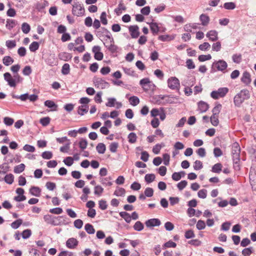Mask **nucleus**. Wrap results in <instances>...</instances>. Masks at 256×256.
Instances as JSON below:
<instances>
[{
    "instance_id": "nucleus-48",
    "label": "nucleus",
    "mask_w": 256,
    "mask_h": 256,
    "mask_svg": "<svg viewBox=\"0 0 256 256\" xmlns=\"http://www.w3.org/2000/svg\"><path fill=\"white\" fill-rule=\"evenodd\" d=\"M236 6V4L233 2H226L224 4V8L228 10H234Z\"/></svg>"
},
{
    "instance_id": "nucleus-17",
    "label": "nucleus",
    "mask_w": 256,
    "mask_h": 256,
    "mask_svg": "<svg viewBox=\"0 0 256 256\" xmlns=\"http://www.w3.org/2000/svg\"><path fill=\"white\" fill-rule=\"evenodd\" d=\"M206 36L212 42H215L218 40V33L216 30H211L208 32Z\"/></svg>"
},
{
    "instance_id": "nucleus-63",
    "label": "nucleus",
    "mask_w": 256,
    "mask_h": 256,
    "mask_svg": "<svg viewBox=\"0 0 256 256\" xmlns=\"http://www.w3.org/2000/svg\"><path fill=\"white\" fill-rule=\"evenodd\" d=\"M42 156L44 159L49 160L52 156V154L50 151H46L42 153Z\"/></svg>"
},
{
    "instance_id": "nucleus-8",
    "label": "nucleus",
    "mask_w": 256,
    "mask_h": 256,
    "mask_svg": "<svg viewBox=\"0 0 256 256\" xmlns=\"http://www.w3.org/2000/svg\"><path fill=\"white\" fill-rule=\"evenodd\" d=\"M140 84L146 92H148L152 88V82L150 81L148 78H144L141 80L140 82Z\"/></svg>"
},
{
    "instance_id": "nucleus-9",
    "label": "nucleus",
    "mask_w": 256,
    "mask_h": 256,
    "mask_svg": "<svg viewBox=\"0 0 256 256\" xmlns=\"http://www.w3.org/2000/svg\"><path fill=\"white\" fill-rule=\"evenodd\" d=\"M212 66L216 67L218 70L223 72L228 67L226 62L224 60H218L213 63Z\"/></svg>"
},
{
    "instance_id": "nucleus-18",
    "label": "nucleus",
    "mask_w": 256,
    "mask_h": 256,
    "mask_svg": "<svg viewBox=\"0 0 256 256\" xmlns=\"http://www.w3.org/2000/svg\"><path fill=\"white\" fill-rule=\"evenodd\" d=\"M182 84L184 86V93L186 96H190L192 93V91L190 87L193 86L194 85V80L192 81L191 84H188V82L186 81H183L182 82Z\"/></svg>"
},
{
    "instance_id": "nucleus-57",
    "label": "nucleus",
    "mask_w": 256,
    "mask_h": 256,
    "mask_svg": "<svg viewBox=\"0 0 256 256\" xmlns=\"http://www.w3.org/2000/svg\"><path fill=\"white\" fill-rule=\"evenodd\" d=\"M233 62L236 64H240L242 61V55L240 54H234L232 56Z\"/></svg>"
},
{
    "instance_id": "nucleus-16",
    "label": "nucleus",
    "mask_w": 256,
    "mask_h": 256,
    "mask_svg": "<svg viewBox=\"0 0 256 256\" xmlns=\"http://www.w3.org/2000/svg\"><path fill=\"white\" fill-rule=\"evenodd\" d=\"M4 80L8 82V84L10 87H15L16 86V84L14 83V78L10 73L8 72L4 73Z\"/></svg>"
},
{
    "instance_id": "nucleus-27",
    "label": "nucleus",
    "mask_w": 256,
    "mask_h": 256,
    "mask_svg": "<svg viewBox=\"0 0 256 256\" xmlns=\"http://www.w3.org/2000/svg\"><path fill=\"white\" fill-rule=\"evenodd\" d=\"M126 194V190L122 188L116 187L114 192V195L116 196H124Z\"/></svg>"
},
{
    "instance_id": "nucleus-59",
    "label": "nucleus",
    "mask_w": 256,
    "mask_h": 256,
    "mask_svg": "<svg viewBox=\"0 0 256 256\" xmlns=\"http://www.w3.org/2000/svg\"><path fill=\"white\" fill-rule=\"evenodd\" d=\"M198 196L200 198H205L207 196V190L202 189L200 190L198 192Z\"/></svg>"
},
{
    "instance_id": "nucleus-1",
    "label": "nucleus",
    "mask_w": 256,
    "mask_h": 256,
    "mask_svg": "<svg viewBox=\"0 0 256 256\" xmlns=\"http://www.w3.org/2000/svg\"><path fill=\"white\" fill-rule=\"evenodd\" d=\"M250 98V94L248 90H242L239 93L237 94L234 97V102L236 106L240 107L242 104L246 100Z\"/></svg>"
},
{
    "instance_id": "nucleus-4",
    "label": "nucleus",
    "mask_w": 256,
    "mask_h": 256,
    "mask_svg": "<svg viewBox=\"0 0 256 256\" xmlns=\"http://www.w3.org/2000/svg\"><path fill=\"white\" fill-rule=\"evenodd\" d=\"M228 89L227 88H220L217 90H214L210 93V96L214 100H217L220 98L224 97L228 92Z\"/></svg>"
},
{
    "instance_id": "nucleus-2",
    "label": "nucleus",
    "mask_w": 256,
    "mask_h": 256,
    "mask_svg": "<svg viewBox=\"0 0 256 256\" xmlns=\"http://www.w3.org/2000/svg\"><path fill=\"white\" fill-rule=\"evenodd\" d=\"M102 30L103 31V33L105 34V36L110 40V44H105V46L107 48L112 52L114 53L116 52L118 47L116 46L114 44V40L110 32L106 28H102Z\"/></svg>"
},
{
    "instance_id": "nucleus-44",
    "label": "nucleus",
    "mask_w": 256,
    "mask_h": 256,
    "mask_svg": "<svg viewBox=\"0 0 256 256\" xmlns=\"http://www.w3.org/2000/svg\"><path fill=\"white\" fill-rule=\"evenodd\" d=\"M22 220L20 218H19L14 222H12L11 224V227L14 229H17L22 224Z\"/></svg>"
},
{
    "instance_id": "nucleus-49",
    "label": "nucleus",
    "mask_w": 256,
    "mask_h": 256,
    "mask_svg": "<svg viewBox=\"0 0 256 256\" xmlns=\"http://www.w3.org/2000/svg\"><path fill=\"white\" fill-rule=\"evenodd\" d=\"M156 176L154 174H146L144 176V179L147 183H150L154 180Z\"/></svg>"
},
{
    "instance_id": "nucleus-50",
    "label": "nucleus",
    "mask_w": 256,
    "mask_h": 256,
    "mask_svg": "<svg viewBox=\"0 0 256 256\" xmlns=\"http://www.w3.org/2000/svg\"><path fill=\"white\" fill-rule=\"evenodd\" d=\"M30 30V26L26 22H24L22 25V30L24 34H28Z\"/></svg>"
},
{
    "instance_id": "nucleus-51",
    "label": "nucleus",
    "mask_w": 256,
    "mask_h": 256,
    "mask_svg": "<svg viewBox=\"0 0 256 256\" xmlns=\"http://www.w3.org/2000/svg\"><path fill=\"white\" fill-rule=\"evenodd\" d=\"M78 146L82 150H84L88 146L86 140L84 138L80 139L78 142Z\"/></svg>"
},
{
    "instance_id": "nucleus-38",
    "label": "nucleus",
    "mask_w": 256,
    "mask_h": 256,
    "mask_svg": "<svg viewBox=\"0 0 256 256\" xmlns=\"http://www.w3.org/2000/svg\"><path fill=\"white\" fill-rule=\"evenodd\" d=\"M25 168V165L24 164H21L14 167V172L16 174H20L22 172Z\"/></svg>"
},
{
    "instance_id": "nucleus-58",
    "label": "nucleus",
    "mask_w": 256,
    "mask_h": 256,
    "mask_svg": "<svg viewBox=\"0 0 256 256\" xmlns=\"http://www.w3.org/2000/svg\"><path fill=\"white\" fill-rule=\"evenodd\" d=\"M31 234H32V232L29 229H26V230H24L22 234V238L24 239L28 238H30V236Z\"/></svg>"
},
{
    "instance_id": "nucleus-60",
    "label": "nucleus",
    "mask_w": 256,
    "mask_h": 256,
    "mask_svg": "<svg viewBox=\"0 0 256 256\" xmlns=\"http://www.w3.org/2000/svg\"><path fill=\"white\" fill-rule=\"evenodd\" d=\"M176 246V242H172V240H169L164 244L163 245V248H175Z\"/></svg>"
},
{
    "instance_id": "nucleus-20",
    "label": "nucleus",
    "mask_w": 256,
    "mask_h": 256,
    "mask_svg": "<svg viewBox=\"0 0 256 256\" xmlns=\"http://www.w3.org/2000/svg\"><path fill=\"white\" fill-rule=\"evenodd\" d=\"M200 20L202 26H206L210 22V18L207 14H202L200 16Z\"/></svg>"
},
{
    "instance_id": "nucleus-53",
    "label": "nucleus",
    "mask_w": 256,
    "mask_h": 256,
    "mask_svg": "<svg viewBox=\"0 0 256 256\" xmlns=\"http://www.w3.org/2000/svg\"><path fill=\"white\" fill-rule=\"evenodd\" d=\"M6 45L8 48L12 49L16 46V42L14 40H8L6 42Z\"/></svg>"
},
{
    "instance_id": "nucleus-56",
    "label": "nucleus",
    "mask_w": 256,
    "mask_h": 256,
    "mask_svg": "<svg viewBox=\"0 0 256 256\" xmlns=\"http://www.w3.org/2000/svg\"><path fill=\"white\" fill-rule=\"evenodd\" d=\"M58 56L60 60L64 61H67L71 58L70 54L66 52H62L59 54Z\"/></svg>"
},
{
    "instance_id": "nucleus-11",
    "label": "nucleus",
    "mask_w": 256,
    "mask_h": 256,
    "mask_svg": "<svg viewBox=\"0 0 256 256\" xmlns=\"http://www.w3.org/2000/svg\"><path fill=\"white\" fill-rule=\"evenodd\" d=\"M92 52L94 53V58L98 60H100L103 58L104 54L100 52V48L98 46H95L92 48Z\"/></svg>"
},
{
    "instance_id": "nucleus-14",
    "label": "nucleus",
    "mask_w": 256,
    "mask_h": 256,
    "mask_svg": "<svg viewBox=\"0 0 256 256\" xmlns=\"http://www.w3.org/2000/svg\"><path fill=\"white\" fill-rule=\"evenodd\" d=\"M145 224L148 228L156 226L160 224V221L158 218H151L146 220Z\"/></svg>"
},
{
    "instance_id": "nucleus-55",
    "label": "nucleus",
    "mask_w": 256,
    "mask_h": 256,
    "mask_svg": "<svg viewBox=\"0 0 256 256\" xmlns=\"http://www.w3.org/2000/svg\"><path fill=\"white\" fill-rule=\"evenodd\" d=\"M70 65L68 64H64L62 69V73L66 75L70 73Z\"/></svg>"
},
{
    "instance_id": "nucleus-62",
    "label": "nucleus",
    "mask_w": 256,
    "mask_h": 256,
    "mask_svg": "<svg viewBox=\"0 0 256 256\" xmlns=\"http://www.w3.org/2000/svg\"><path fill=\"white\" fill-rule=\"evenodd\" d=\"M32 72L31 67L29 66H26L23 70H22V74L24 76H30Z\"/></svg>"
},
{
    "instance_id": "nucleus-22",
    "label": "nucleus",
    "mask_w": 256,
    "mask_h": 256,
    "mask_svg": "<svg viewBox=\"0 0 256 256\" xmlns=\"http://www.w3.org/2000/svg\"><path fill=\"white\" fill-rule=\"evenodd\" d=\"M198 108L200 112H204L208 109V105L207 103L200 101L198 103Z\"/></svg>"
},
{
    "instance_id": "nucleus-46",
    "label": "nucleus",
    "mask_w": 256,
    "mask_h": 256,
    "mask_svg": "<svg viewBox=\"0 0 256 256\" xmlns=\"http://www.w3.org/2000/svg\"><path fill=\"white\" fill-rule=\"evenodd\" d=\"M144 228V224L140 221H137L134 226V230L138 232L142 230Z\"/></svg>"
},
{
    "instance_id": "nucleus-5",
    "label": "nucleus",
    "mask_w": 256,
    "mask_h": 256,
    "mask_svg": "<svg viewBox=\"0 0 256 256\" xmlns=\"http://www.w3.org/2000/svg\"><path fill=\"white\" fill-rule=\"evenodd\" d=\"M168 86L172 90H179L180 88V81L176 77H170L168 80Z\"/></svg>"
},
{
    "instance_id": "nucleus-15",
    "label": "nucleus",
    "mask_w": 256,
    "mask_h": 256,
    "mask_svg": "<svg viewBox=\"0 0 256 256\" xmlns=\"http://www.w3.org/2000/svg\"><path fill=\"white\" fill-rule=\"evenodd\" d=\"M78 242L76 239L72 238H68L66 242V246L70 249L75 248L78 245Z\"/></svg>"
},
{
    "instance_id": "nucleus-43",
    "label": "nucleus",
    "mask_w": 256,
    "mask_h": 256,
    "mask_svg": "<svg viewBox=\"0 0 256 256\" xmlns=\"http://www.w3.org/2000/svg\"><path fill=\"white\" fill-rule=\"evenodd\" d=\"M50 118H49L48 116H46L40 118V122L42 126H46L50 124Z\"/></svg>"
},
{
    "instance_id": "nucleus-45",
    "label": "nucleus",
    "mask_w": 256,
    "mask_h": 256,
    "mask_svg": "<svg viewBox=\"0 0 256 256\" xmlns=\"http://www.w3.org/2000/svg\"><path fill=\"white\" fill-rule=\"evenodd\" d=\"M40 44L37 42H32L29 46L30 50L32 52H34L39 48Z\"/></svg>"
},
{
    "instance_id": "nucleus-35",
    "label": "nucleus",
    "mask_w": 256,
    "mask_h": 256,
    "mask_svg": "<svg viewBox=\"0 0 256 256\" xmlns=\"http://www.w3.org/2000/svg\"><path fill=\"white\" fill-rule=\"evenodd\" d=\"M4 180L8 184H11L14 182V176L11 174H6L4 178Z\"/></svg>"
},
{
    "instance_id": "nucleus-34",
    "label": "nucleus",
    "mask_w": 256,
    "mask_h": 256,
    "mask_svg": "<svg viewBox=\"0 0 256 256\" xmlns=\"http://www.w3.org/2000/svg\"><path fill=\"white\" fill-rule=\"evenodd\" d=\"M126 7L122 3H120L118 5V7L114 10V12L118 16H120L122 14V10H125Z\"/></svg>"
},
{
    "instance_id": "nucleus-10",
    "label": "nucleus",
    "mask_w": 256,
    "mask_h": 256,
    "mask_svg": "<svg viewBox=\"0 0 256 256\" xmlns=\"http://www.w3.org/2000/svg\"><path fill=\"white\" fill-rule=\"evenodd\" d=\"M130 34L133 38H136L140 36L139 27L137 25L130 26L128 27Z\"/></svg>"
},
{
    "instance_id": "nucleus-41",
    "label": "nucleus",
    "mask_w": 256,
    "mask_h": 256,
    "mask_svg": "<svg viewBox=\"0 0 256 256\" xmlns=\"http://www.w3.org/2000/svg\"><path fill=\"white\" fill-rule=\"evenodd\" d=\"M128 140L130 143L134 144L135 143L136 141L137 136L136 134L134 132H130L128 136Z\"/></svg>"
},
{
    "instance_id": "nucleus-31",
    "label": "nucleus",
    "mask_w": 256,
    "mask_h": 256,
    "mask_svg": "<svg viewBox=\"0 0 256 256\" xmlns=\"http://www.w3.org/2000/svg\"><path fill=\"white\" fill-rule=\"evenodd\" d=\"M222 106L221 104L219 103H216V104L215 106L213 108L212 110V114L214 116H218L220 110L222 109Z\"/></svg>"
},
{
    "instance_id": "nucleus-54",
    "label": "nucleus",
    "mask_w": 256,
    "mask_h": 256,
    "mask_svg": "<svg viewBox=\"0 0 256 256\" xmlns=\"http://www.w3.org/2000/svg\"><path fill=\"white\" fill-rule=\"evenodd\" d=\"M206 226V223L202 220H198L196 224V227L198 230H202L204 229Z\"/></svg>"
},
{
    "instance_id": "nucleus-29",
    "label": "nucleus",
    "mask_w": 256,
    "mask_h": 256,
    "mask_svg": "<svg viewBox=\"0 0 256 256\" xmlns=\"http://www.w3.org/2000/svg\"><path fill=\"white\" fill-rule=\"evenodd\" d=\"M48 2L46 0H44L42 2H38L36 4V8L38 11H42L44 10L46 6H48Z\"/></svg>"
},
{
    "instance_id": "nucleus-3",
    "label": "nucleus",
    "mask_w": 256,
    "mask_h": 256,
    "mask_svg": "<svg viewBox=\"0 0 256 256\" xmlns=\"http://www.w3.org/2000/svg\"><path fill=\"white\" fill-rule=\"evenodd\" d=\"M84 8L82 4L78 2H74L72 4V13L77 16H80L84 14Z\"/></svg>"
},
{
    "instance_id": "nucleus-37",
    "label": "nucleus",
    "mask_w": 256,
    "mask_h": 256,
    "mask_svg": "<svg viewBox=\"0 0 256 256\" xmlns=\"http://www.w3.org/2000/svg\"><path fill=\"white\" fill-rule=\"evenodd\" d=\"M111 180L112 178L110 176L108 178H103L100 179V182L104 186H111L112 184V182L109 181Z\"/></svg>"
},
{
    "instance_id": "nucleus-19",
    "label": "nucleus",
    "mask_w": 256,
    "mask_h": 256,
    "mask_svg": "<svg viewBox=\"0 0 256 256\" xmlns=\"http://www.w3.org/2000/svg\"><path fill=\"white\" fill-rule=\"evenodd\" d=\"M241 81L248 86L251 82L250 75L248 72H244L242 74V76L241 78Z\"/></svg>"
},
{
    "instance_id": "nucleus-47",
    "label": "nucleus",
    "mask_w": 256,
    "mask_h": 256,
    "mask_svg": "<svg viewBox=\"0 0 256 256\" xmlns=\"http://www.w3.org/2000/svg\"><path fill=\"white\" fill-rule=\"evenodd\" d=\"M210 122L214 126H217L219 124L218 116H212L210 118Z\"/></svg>"
},
{
    "instance_id": "nucleus-21",
    "label": "nucleus",
    "mask_w": 256,
    "mask_h": 256,
    "mask_svg": "<svg viewBox=\"0 0 256 256\" xmlns=\"http://www.w3.org/2000/svg\"><path fill=\"white\" fill-rule=\"evenodd\" d=\"M150 30L154 35H156L158 34V32L160 30V27L158 26V24L156 22H152L148 24Z\"/></svg>"
},
{
    "instance_id": "nucleus-33",
    "label": "nucleus",
    "mask_w": 256,
    "mask_h": 256,
    "mask_svg": "<svg viewBox=\"0 0 256 256\" xmlns=\"http://www.w3.org/2000/svg\"><path fill=\"white\" fill-rule=\"evenodd\" d=\"M222 164L220 163L215 164L212 168V172L214 173L219 174L222 170Z\"/></svg>"
},
{
    "instance_id": "nucleus-7",
    "label": "nucleus",
    "mask_w": 256,
    "mask_h": 256,
    "mask_svg": "<svg viewBox=\"0 0 256 256\" xmlns=\"http://www.w3.org/2000/svg\"><path fill=\"white\" fill-rule=\"evenodd\" d=\"M62 218H63V216L55 217L50 214H46L44 216V220L48 224L57 226L58 224V222L56 220H58Z\"/></svg>"
},
{
    "instance_id": "nucleus-26",
    "label": "nucleus",
    "mask_w": 256,
    "mask_h": 256,
    "mask_svg": "<svg viewBox=\"0 0 256 256\" xmlns=\"http://www.w3.org/2000/svg\"><path fill=\"white\" fill-rule=\"evenodd\" d=\"M119 214L127 223H130L132 220V218L128 213L126 212H121L119 213Z\"/></svg>"
},
{
    "instance_id": "nucleus-32",
    "label": "nucleus",
    "mask_w": 256,
    "mask_h": 256,
    "mask_svg": "<svg viewBox=\"0 0 256 256\" xmlns=\"http://www.w3.org/2000/svg\"><path fill=\"white\" fill-rule=\"evenodd\" d=\"M129 102L130 104L133 106H136L140 103V100L138 96H132L129 98Z\"/></svg>"
},
{
    "instance_id": "nucleus-52",
    "label": "nucleus",
    "mask_w": 256,
    "mask_h": 256,
    "mask_svg": "<svg viewBox=\"0 0 256 256\" xmlns=\"http://www.w3.org/2000/svg\"><path fill=\"white\" fill-rule=\"evenodd\" d=\"M210 48V45L208 42H204L202 44H200L198 46V48L200 50L203 51H206L208 50Z\"/></svg>"
},
{
    "instance_id": "nucleus-24",
    "label": "nucleus",
    "mask_w": 256,
    "mask_h": 256,
    "mask_svg": "<svg viewBox=\"0 0 256 256\" xmlns=\"http://www.w3.org/2000/svg\"><path fill=\"white\" fill-rule=\"evenodd\" d=\"M44 104L46 106L51 108L52 110L56 111L57 110L58 106L52 100H47L44 102Z\"/></svg>"
},
{
    "instance_id": "nucleus-61",
    "label": "nucleus",
    "mask_w": 256,
    "mask_h": 256,
    "mask_svg": "<svg viewBox=\"0 0 256 256\" xmlns=\"http://www.w3.org/2000/svg\"><path fill=\"white\" fill-rule=\"evenodd\" d=\"M221 43L220 42H217L214 43L212 45V50L216 52H219L221 49Z\"/></svg>"
},
{
    "instance_id": "nucleus-13",
    "label": "nucleus",
    "mask_w": 256,
    "mask_h": 256,
    "mask_svg": "<svg viewBox=\"0 0 256 256\" xmlns=\"http://www.w3.org/2000/svg\"><path fill=\"white\" fill-rule=\"evenodd\" d=\"M94 82L95 86L102 88H104L108 86V82L100 78H94Z\"/></svg>"
},
{
    "instance_id": "nucleus-64",
    "label": "nucleus",
    "mask_w": 256,
    "mask_h": 256,
    "mask_svg": "<svg viewBox=\"0 0 256 256\" xmlns=\"http://www.w3.org/2000/svg\"><path fill=\"white\" fill-rule=\"evenodd\" d=\"M252 252V248L250 247L244 248L242 251V254L244 256H250Z\"/></svg>"
},
{
    "instance_id": "nucleus-12",
    "label": "nucleus",
    "mask_w": 256,
    "mask_h": 256,
    "mask_svg": "<svg viewBox=\"0 0 256 256\" xmlns=\"http://www.w3.org/2000/svg\"><path fill=\"white\" fill-rule=\"evenodd\" d=\"M116 106V108H120L122 106V104L120 102H116L114 98H110L108 99V102L106 104V106L108 107H114Z\"/></svg>"
},
{
    "instance_id": "nucleus-40",
    "label": "nucleus",
    "mask_w": 256,
    "mask_h": 256,
    "mask_svg": "<svg viewBox=\"0 0 256 256\" xmlns=\"http://www.w3.org/2000/svg\"><path fill=\"white\" fill-rule=\"evenodd\" d=\"M106 146L103 143H99L96 146V150L100 154H104L106 151Z\"/></svg>"
},
{
    "instance_id": "nucleus-28",
    "label": "nucleus",
    "mask_w": 256,
    "mask_h": 256,
    "mask_svg": "<svg viewBox=\"0 0 256 256\" xmlns=\"http://www.w3.org/2000/svg\"><path fill=\"white\" fill-rule=\"evenodd\" d=\"M174 38V36L165 34V35H160L158 36V39L162 42H168L173 40Z\"/></svg>"
},
{
    "instance_id": "nucleus-6",
    "label": "nucleus",
    "mask_w": 256,
    "mask_h": 256,
    "mask_svg": "<svg viewBox=\"0 0 256 256\" xmlns=\"http://www.w3.org/2000/svg\"><path fill=\"white\" fill-rule=\"evenodd\" d=\"M240 148L239 144L236 142L232 146V160H240Z\"/></svg>"
},
{
    "instance_id": "nucleus-36",
    "label": "nucleus",
    "mask_w": 256,
    "mask_h": 256,
    "mask_svg": "<svg viewBox=\"0 0 256 256\" xmlns=\"http://www.w3.org/2000/svg\"><path fill=\"white\" fill-rule=\"evenodd\" d=\"M14 60L10 56H6L4 57L2 62L6 66H8L14 62Z\"/></svg>"
},
{
    "instance_id": "nucleus-25",
    "label": "nucleus",
    "mask_w": 256,
    "mask_h": 256,
    "mask_svg": "<svg viewBox=\"0 0 256 256\" xmlns=\"http://www.w3.org/2000/svg\"><path fill=\"white\" fill-rule=\"evenodd\" d=\"M40 189L37 186H33L30 189V193L35 196H40Z\"/></svg>"
},
{
    "instance_id": "nucleus-23",
    "label": "nucleus",
    "mask_w": 256,
    "mask_h": 256,
    "mask_svg": "<svg viewBox=\"0 0 256 256\" xmlns=\"http://www.w3.org/2000/svg\"><path fill=\"white\" fill-rule=\"evenodd\" d=\"M88 105H81L78 107V113L80 116H84L88 112Z\"/></svg>"
},
{
    "instance_id": "nucleus-30",
    "label": "nucleus",
    "mask_w": 256,
    "mask_h": 256,
    "mask_svg": "<svg viewBox=\"0 0 256 256\" xmlns=\"http://www.w3.org/2000/svg\"><path fill=\"white\" fill-rule=\"evenodd\" d=\"M17 24L16 20H14L8 19L6 20V28L10 30L14 28Z\"/></svg>"
},
{
    "instance_id": "nucleus-39",
    "label": "nucleus",
    "mask_w": 256,
    "mask_h": 256,
    "mask_svg": "<svg viewBox=\"0 0 256 256\" xmlns=\"http://www.w3.org/2000/svg\"><path fill=\"white\" fill-rule=\"evenodd\" d=\"M84 229L89 234H94L95 232L94 226L90 224H86L84 226Z\"/></svg>"
},
{
    "instance_id": "nucleus-42",
    "label": "nucleus",
    "mask_w": 256,
    "mask_h": 256,
    "mask_svg": "<svg viewBox=\"0 0 256 256\" xmlns=\"http://www.w3.org/2000/svg\"><path fill=\"white\" fill-rule=\"evenodd\" d=\"M104 192V188L100 185H98L94 188V194L96 196H100Z\"/></svg>"
}]
</instances>
